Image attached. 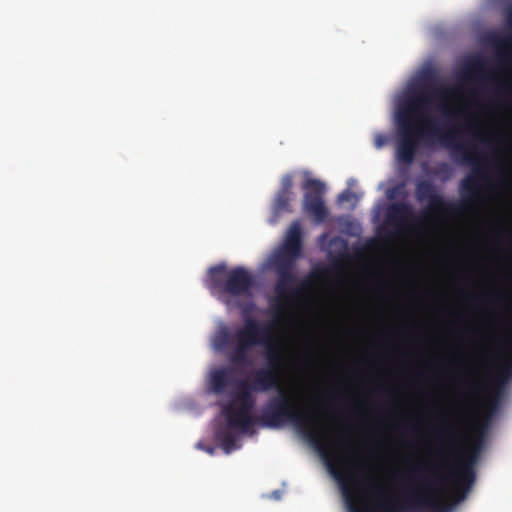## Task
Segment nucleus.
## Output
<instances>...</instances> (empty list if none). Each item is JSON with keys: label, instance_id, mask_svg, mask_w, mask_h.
Here are the masks:
<instances>
[{"label": "nucleus", "instance_id": "obj_20", "mask_svg": "<svg viewBox=\"0 0 512 512\" xmlns=\"http://www.w3.org/2000/svg\"><path fill=\"white\" fill-rule=\"evenodd\" d=\"M353 200H356V195L351 190L346 189L338 196V202L344 203V202H351Z\"/></svg>", "mask_w": 512, "mask_h": 512}, {"label": "nucleus", "instance_id": "obj_26", "mask_svg": "<svg viewBox=\"0 0 512 512\" xmlns=\"http://www.w3.org/2000/svg\"><path fill=\"white\" fill-rule=\"evenodd\" d=\"M196 448L202 449V448H206V447L202 443H198L196 445Z\"/></svg>", "mask_w": 512, "mask_h": 512}, {"label": "nucleus", "instance_id": "obj_13", "mask_svg": "<svg viewBox=\"0 0 512 512\" xmlns=\"http://www.w3.org/2000/svg\"><path fill=\"white\" fill-rule=\"evenodd\" d=\"M292 198H293V193L278 191L276 193V196H275V199H274V202L272 205L273 213L276 216H279L283 213L291 212L290 202H291Z\"/></svg>", "mask_w": 512, "mask_h": 512}, {"label": "nucleus", "instance_id": "obj_7", "mask_svg": "<svg viewBox=\"0 0 512 512\" xmlns=\"http://www.w3.org/2000/svg\"><path fill=\"white\" fill-rule=\"evenodd\" d=\"M394 426L396 429L406 433H417L421 428L431 431H442L445 425L442 420L433 419L424 421L419 416L411 415L401 417Z\"/></svg>", "mask_w": 512, "mask_h": 512}, {"label": "nucleus", "instance_id": "obj_11", "mask_svg": "<svg viewBox=\"0 0 512 512\" xmlns=\"http://www.w3.org/2000/svg\"><path fill=\"white\" fill-rule=\"evenodd\" d=\"M427 210L433 216L460 212L458 206L446 201L439 193L428 200Z\"/></svg>", "mask_w": 512, "mask_h": 512}, {"label": "nucleus", "instance_id": "obj_25", "mask_svg": "<svg viewBox=\"0 0 512 512\" xmlns=\"http://www.w3.org/2000/svg\"><path fill=\"white\" fill-rule=\"evenodd\" d=\"M333 399H339L340 394L339 393H333L330 395Z\"/></svg>", "mask_w": 512, "mask_h": 512}, {"label": "nucleus", "instance_id": "obj_24", "mask_svg": "<svg viewBox=\"0 0 512 512\" xmlns=\"http://www.w3.org/2000/svg\"><path fill=\"white\" fill-rule=\"evenodd\" d=\"M480 140H481V141H483V142H488V140H489V139H488V137H487V136H485V135H481V136H480Z\"/></svg>", "mask_w": 512, "mask_h": 512}, {"label": "nucleus", "instance_id": "obj_2", "mask_svg": "<svg viewBox=\"0 0 512 512\" xmlns=\"http://www.w3.org/2000/svg\"><path fill=\"white\" fill-rule=\"evenodd\" d=\"M218 350L230 348L229 361L235 365L250 364L249 353L256 346L266 349V365L255 369L248 380L240 384V405L237 409L251 412L254 401L250 393L268 392L281 388L282 355L273 346L272 328L270 324L262 323L253 318H244L243 326L232 334L223 330L216 339Z\"/></svg>", "mask_w": 512, "mask_h": 512}, {"label": "nucleus", "instance_id": "obj_5", "mask_svg": "<svg viewBox=\"0 0 512 512\" xmlns=\"http://www.w3.org/2000/svg\"><path fill=\"white\" fill-rule=\"evenodd\" d=\"M254 279L244 267L238 266L229 271L225 264L213 266L208 271L207 286L220 297H239L251 294Z\"/></svg>", "mask_w": 512, "mask_h": 512}, {"label": "nucleus", "instance_id": "obj_12", "mask_svg": "<svg viewBox=\"0 0 512 512\" xmlns=\"http://www.w3.org/2000/svg\"><path fill=\"white\" fill-rule=\"evenodd\" d=\"M231 370L228 368H219L211 372L210 384L214 393L221 394L229 385Z\"/></svg>", "mask_w": 512, "mask_h": 512}, {"label": "nucleus", "instance_id": "obj_17", "mask_svg": "<svg viewBox=\"0 0 512 512\" xmlns=\"http://www.w3.org/2000/svg\"><path fill=\"white\" fill-rule=\"evenodd\" d=\"M491 44L497 50L511 51L512 50V37L511 36H491Z\"/></svg>", "mask_w": 512, "mask_h": 512}, {"label": "nucleus", "instance_id": "obj_22", "mask_svg": "<svg viewBox=\"0 0 512 512\" xmlns=\"http://www.w3.org/2000/svg\"><path fill=\"white\" fill-rule=\"evenodd\" d=\"M234 442L233 440H230V439H226L224 441V444H223V447L222 448H225V449H228V448H234Z\"/></svg>", "mask_w": 512, "mask_h": 512}, {"label": "nucleus", "instance_id": "obj_4", "mask_svg": "<svg viewBox=\"0 0 512 512\" xmlns=\"http://www.w3.org/2000/svg\"><path fill=\"white\" fill-rule=\"evenodd\" d=\"M284 364L282 358L281 388L275 389L278 391V395L269 399L259 415L260 427L278 428L286 423H291L305 435L316 436L320 430L316 416L305 407L295 403L283 389Z\"/></svg>", "mask_w": 512, "mask_h": 512}, {"label": "nucleus", "instance_id": "obj_16", "mask_svg": "<svg viewBox=\"0 0 512 512\" xmlns=\"http://www.w3.org/2000/svg\"><path fill=\"white\" fill-rule=\"evenodd\" d=\"M478 391H481L483 393L488 394L491 397V400L489 402L490 406L492 408H496L499 397H500V388H496L493 383H484L478 387H474L472 390L473 394H478Z\"/></svg>", "mask_w": 512, "mask_h": 512}, {"label": "nucleus", "instance_id": "obj_19", "mask_svg": "<svg viewBox=\"0 0 512 512\" xmlns=\"http://www.w3.org/2000/svg\"><path fill=\"white\" fill-rule=\"evenodd\" d=\"M293 176L292 174H285L281 179V186L278 191L293 193Z\"/></svg>", "mask_w": 512, "mask_h": 512}, {"label": "nucleus", "instance_id": "obj_15", "mask_svg": "<svg viewBox=\"0 0 512 512\" xmlns=\"http://www.w3.org/2000/svg\"><path fill=\"white\" fill-rule=\"evenodd\" d=\"M512 374V350L507 354L504 363L498 368L493 381L499 386L503 385L505 381Z\"/></svg>", "mask_w": 512, "mask_h": 512}, {"label": "nucleus", "instance_id": "obj_9", "mask_svg": "<svg viewBox=\"0 0 512 512\" xmlns=\"http://www.w3.org/2000/svg\"><path fill=\"white\" fill-rule=\"evenodd\" d=\"M229 424L243 433L252 432L255 426H260L259 416H252L246 409H236L229 415Z\"/></svg>", "mask_w": 512, "mask_h": 512}, {"label": "nucleus", "instance_id": "obj_23", "mask_svg": "<svg viewBox=\"0 0 512 512\" xmlns=\"http://www.w3.org/2000/svg\"><path fill=\"white\" fill-rule=\"evenodd\" d=\"M507 23L512 26V7L508 10L506 15Z\"/></svg>", "mask_w": 512, "mask_h": 512}, {"label": "nucleus", "instance_id": "obj_18", "mask_svg": "<svg viewBox=\"0 0 512 512\" xmlns=\"http://www.w3.org/2000/svg\"><path fill=\"white\" fill-rule=\"evenodd\" d=\"M469 69L472 72H475V73H478V74H481V75H487L492 80L495 79L494 75L487 74V71H486L485 66H484V62L482 60H480V59L474 60L470 64Z\"/></svg>", "mask_w": 512, "mask_h": 512}, {"label": "nucleus", "instance_id": "obj_10", "mask_svg": "<svg viewBox=\"0 0 512 512\" xmlns=\"http://www.w3.org/2000/svg\"><path fill=\"white\" fill-rule=\"evenodd\" d=\"M311 448H484L482 444H477L474 446L467 445H441V446H433V445H403V446H393V445H339V446H328L320 443H315Z\"/></svg>", "mask_w": 512, "mask_h": 512}, {"label": "nucleus", "instance_id": "obj_1", "mask_svg": "<svg viewBox=\"0 0 512 512\" xmlns=\"http://www.w3.org/2000/svg\"><path fill=\"white\" fill-rule=\"evenodd\" d=\"M455 92L444 84L430 87L426 83L409 91L396 113V157L403 164H411L421 144L440 143L452 148L463 163L473 167L472 175L460 182L462 203L458 208L462 212L467 206L483 203L481 184L489 182V175L487 159L478 155L476 147L456 142L459 130L454 122L462 110L446 101Z\"/></svg>", "mask_w": 512, "mask_h": 512}, {"label": "nucleus", "instance_id": "obj_8", "mask_svg": "<svg viewBox=\"0 0 512 512\" xmlns=\"http://www.w3.org/2000/svg\"><path fill=\"white\" fill-rule=\"evenodd\" d=\"M412 214V207L408 203H392L386 210V222L388 225L400 229L407 223Z\"/></svg>", "mask_w": 512, "mask_h": 512}, {"label": "nucleus", "instance_id": "obj_3", "mask_svg": "<svg viewBox=\"0 0 512 512\" xmlns=\"http://www.w3.org/2000/svg\"><path fill=\"white\" fill-rule=\"evenodd\" d=\"M302 251V233L298 223H294L288 230L285 241L279 251L272 259L271 264L277 273V280L274 287L277 306V313H282L286 304L297 301L307 283L299 282L293 270L294 262L300 257Z\"/></svg>", "mask_w": 512, "mask_h": 512}, {"label": "nucleus", "instance_id": "obj_6", "mask_svg": "<svg viewBox=\"0 0 512 512\" xmlns=\"http://www.w3.org/2000/svg\"><path fill=\"white\" fill-rule=\"evenodd\" d=\"M304 190L303 209L316 223L324 222L329 214L325 205V184L318 179H307L302 184Z\"/></svg>", "mask_w": 512, "mask_h": 512}, {"label": "nucleus", "instance_id": "obj_14", "mask_svg": "<svg viewBox=\"0 0 512 512\" xmlns=\"http://www.w3.org/2000/svg\"><path fill=\"white\" fill-rule=\"evenodd\" d=\"M436 193H438V191L429 180H422L416 184L415 195L419 202L428 201Z\"/></svg>", "mask_w": 512, "mask_h": 512}, {"label": "nucleus", "instance_id": "obj_21", "mask_svg": "<svg viewBox=\"0 0 512 512\" xmlns=\"http://www.w3.org/2000/svg\"><path fill=\"white\" fill-rule=\"evenodd\" d=\"M386 143V138L383 135H377L374 144L377 148H381Z\"/></svg>", "mask_w": 512, "mask_h": 512}]
</instances>
